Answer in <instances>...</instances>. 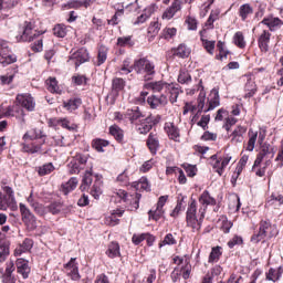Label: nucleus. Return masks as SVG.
I'll use <instances>...</instances> for the list:
<instances>
[{
	"mask_svg": "<svg viewBox=\"0 0 283 283\" xmlns=\"http://www.w3.org/2000/svg\"><path fill=\"white\" fill-rule=\"evenodd\" d=\"M199 202L201 207L199 208V219H198V206L196 199H191L188 205L186 212V222L188 227L192 228V231H199L202 228V220H205V214L207 213V207L209 205H216V199L209 195V191L205 190L199 197Z\"/></svg>",
	"mask_w": 283,
	"mask_h": 283,
	"instance_id": "nucleus-1",
	"label": "nucleus"
},
{
	"mask_svg": "<svg viewBox=\"0 0 283 283\" xmlns=\"http://www.w3.org/2000/svg\"><path fill=\"white\" fill-rule=\"evenodd\" d=\"M277 233L279 231L275 224H271L270 220H261L259 231L251 237V242H253V244H258L262 242V240H265V238H268V240L275 238Z\"/></svg>",
	"mask_w": 283,
	"mask_h": 283,
	"instance_id": "nucleus-2",
	"label": "nucleus"
},
{
	"mask_svg": "<svg viewBox=\"0 0 283 283\" xmlns=\"http://www.w3.org/2000/svg\"><path fill=\"white\" fill-rule=\"evenodd\" d=\"M207 101V104L206 102ZM198 112L201 113V112H212V109H214L216 107H218L220 105V94L218 92V90L213 88L211 92H210V95L207 99L206 95L203 92H201L198 96Z\"/></svg>",
	"mask_w": 283,
	"mask_h": 283,
	"instance_id": "nucleus-3",
	"label": "nucleus"
},
{
	"mask_svg": "<svg viewBox=\"0 0 283 283\" xmlns=\"http://www.w3.org/2000/svg\"><path fill=\"white\" fill-rule=\"evenodd\" d=\"M133 70L136 74H143L144 81H151L156 75V65L147 57H140L134 61Z\"/></svg>",
	"mask_w": 283,
	"mask_h": 283,
	"instance_id": "nucleus-4",
	"label": "nucleus"
},
{
	"mask_svg": "<svg viewBox=\"0 0 283 283\" xmlns=\"http://www.w3.org/2000/svg\"><path fill=\"white\" fill-rule=\"evenodd\" d=\"M41 34H43V32L35 30L33 22L25 21L19 27L15 39L19 43H30L34 41L36 36H41Z\"/></svg>",
	"mask_w": 283,
	"mask_h": 283,
	"instance_id": "nucleus-5",
	"label": "nucleus"
},
{
	"mask_svg": "<svg viewBox=\"0 0 283 283\" xmlns=\"http://www.w3.org/2000/svg\"><path fill=\"white\" fill-rule=\"evenodd\" d=\"M12 63H17V55L12 53V49L7 41L0 40V64L2 67H8V65H12Z\"/></svg>",
	"mask_w": 283,
	"mask_h": 283,
	"instance_id": "nucleus-6",
	"label": "nucleus"
},
{
	"mask_svg": "<svg viewBox=\"0 0 283 283\" xmlns=\"http://www.w3.org/2000/svg\"><path fill=\"white\" fill-rule=\"evenodd\" d=\"M18 105L27 109V112H34L36 107V102H34V97L30 93L18 94L15 98Z\"/></svg>",
	"mask_w": 283,
	"mask_h": 283,
	"instance_id": "nucleus-7",
	"label": "nucleus"
},
{
	"mask_svg": "<svg viewBox=\"0 0 283 283\" xmlns=\"http://www.w3.org/2000/svg\"><path fill=\"white\" fill-rule=\"evenodd\" d=\"M14 262L8 261L6 263V269H0V279L2 283H17V277L13 276L15 271Z\"/></svg>",
	"mask_w": 283,
	"mask_h": 283,
	"instance_id": "nucleus-8",
	"label": "nucleus"
},
{
	"mask_svg": "<svg viewBox=\"0 0 283 283\" xmlns=\"http://www.w3.org/2000/svg\"><path fill=\"white\" fill-rule=\"evenodd\" d=\"M19 207L24 224H27V227L30 229H36V217H34L32 211L25 207V203H20Z\"/></svg>",
	"mask_w": 283,
	"mask_h": 283,
	"instance_id": "nucleus-9",
	"label": "nucleus"
},
{
	"mask_svg": "<svg viewBox=\"0 0 283 283\" xmlns=\"http://www.w3.org/2000/svg\"><path fill=\"white\" fill-rule=\"evenodd\" d=\"M169 103V98H167V95L160 94L156 95L153 94L147 97V104L149 105L150 109H158V107H165Z\"/></svg>",
	"mask_w": 283,
	"mask_h": 283,
	"instance_id": "nucleus-10",
	"label": "nucleus"
},
{
	"mask_svg": "<svg viewBox=\"0 0 283 283\" xmlns=\"http://www.w3.org/2000/svg\"><path fill=\"white\" fill-rule=\"evenodd\" d=\"M71 63H74L75 67H80L83 63H87L90 61V53L87 49H80L75 53H73L70 57Z\"/></svg>",
	"mask_w": 283,
	"mask_h": 283,
	"instance_id": "nucleus-11",
	"label": "nucleus"
},
{
	"mask_svg": "<svg viewBox=\"0 0 283 283\" xmlns=\"http://www.w3.org/2000/svg\"><path fill=\"white\" fill-rule=\"evenodd\" d=\"M243 81H245V98H251L255 96V92H258V86L255 85V77L253 76V74H245L243 76Z\"/></svg>",
	"mask_w": 283,
	"mask_h": 283,
	"instance_id": "nucleus-12",
	"label": "nucleus"
},
{
	"mask_svg": "<svg viewBox=\"0 0 283 283\" xmlns=\"http://www.w3.org/2000/svg\"><path fill=\"white\" fill-rule=\"evenodd\" d=\"M64 269L66 270V273L71 277V280H74L75 282H78V280H81V274L78 273V264L76 263V258H72L70 262H67L64 265Z\"/></svg>",
	"mask_w": 283,
	"mask_h": 283,
	"instance_id": "nucleus-13",
	"label": "nucleus"
},
{
	"mask_svg": "<svg viewBox=\"0 0 283 283\" xmlns=\"http://www.w3.org/2000/svg\"><path fill=\"white\" fill-rule=\"evenodd\" d=\"M180 10H182V2L180 0H174L171 6L164 11L161 19L169 21L174 19V17H176V12H180Z\"/></svg>",
	"mask_w": 283,
	"mask_h": 283,
	"instance_id": "nucleus-14",
	"label": "nucleus"
},
{
	"mask_svg": "<svg viewBox=\"0 0 283 283\" xmlns=\"http://www.w3.org/2000/svg\"><path fill=\"white\" fill-rule=\"evenodd\" d=\"M146 145L150 154H153V156H156V154H158V149H160V137L158 136V133H150L148 135Z\"/></svg>",
	"mask_w": 283,
	"mask_h": 283,
	"instance_id": "nucleus-15",
	"label": "nucleus"
},
{
	"mask_svg": "<svg viewBox=\"0 0 283 283\" xmlns=\"http://www.w3.org/2000/svg\"><path fill=\"white\" fill-rule=\"evenodd\" d=\"M169 83L158 81V82H148L144 84V90H150L153 94H161V92H167Z\"/></svg>",
	"mask_w": 283,
	"mask_h": 283,
	"instance_id": "nucleus-16",
	"label": "nucleus"
},
{
	"mask_svg": "<svg viewBox=\"0 0 283 283\" xmlns=\"http://www.w3.org/2000/svg\"><path fill=\"white\" fill-rule=\"evenodd\" d=\"M43 145H45V139H43V142L41 144H36V143H31V144L22 143L21 147H22L23 154H42Z\"/></svg>",
	"mask_w": 283,
	"mask_h": 283,
	"instance_id": "nucleus-17",
	"label": "nucleus"
},
{
	"mask_svg": "<svg viewBox=\"0 0 283 283\" xmlns=\"http://www.w3.org/2000/svg\"><path fill=\"white\" fill-rule=\"evenodd\" d=\"M244 134H247V127L244 126H237L233 132L230 134L231 143L233 145H238L239 143L244 142Z\"/></svg>",
	"mask_w": 283,
	"mask_h": 283,
	"instance_id": "nucleus-18",
	"label": "nucleus"
},
{
	"mask_svg": "<svg viewBox=\"0 0 283 283\" xmlns=\"http://www.w3.org/2000/svg\"><path fill=\"white\" fill-rule=\"evenodd\" d=\"M124 118H126L132 124H134L136 122H140L142 119H144L145 115H143L139 107H135L132 109H127L126 113L124 114Z\"/></svg>",
	"mask_w": 283,
	"mask_h": 283,
	"instance_id": "nucleus-19",
	"label": "nucleus"
},
{
	"mask_svg": "<svg viewBox=\"0 0 283 283\" xmlns=\"http://www.w3.org/2000/svg\"><path fill=\"white\" fill-rule=\"evenodd\" d=\"M261 23H263V25H266L271 32H275L276 30H280V28H282L283 25V21L280 18H273V17L264 18L261 21Z\"/></svg>",
	"mask_w": 283,
	"mask_h": 283,
	"instance_id": "nucleus-20",
	"label": "nucleus"
},
{
	"mask_svg": "<svg viewBox=\"0 0 283 283\" xmlns=\"http://www.w3.org/2000/svg\"><path fill=\"white\" fill-rule=\"evenodd\" d=\"M17 271L20 275H22L23 280H28L30 277V265L28 261L24 259H18L15 262Z\"/></svg>",
	"mask_w": 283,
	"mask_h": 283,
	"instance_id": "nucleus-21",
	"label": "nucleus"
},
{
	"mask_svg": "<svg viewBox=\"0 0 283 283\" xmlns=\"http://www.w3.org/2000/svg\"><path fill=\"white\" fill-rule=\"evenodd\" d=\"M166 92H169L170 94L169 101L171 104L177 103L178 96L182 94V90H180V84H177V83L168 84Z\"/></svg>",
	"mask_w": 283,
	"mask_h": 283,
	"instance_id": "nucleus-22",
	"label": "nucleus"
},
{
	"mask_svg": "<svg viewBox=\"0 0 283 283\" xmlns=\"http://www.w3.org/2000/svg\"><path fill=\"white\" fill-rule=\"evenodd\" d=\"M157 10H158L157 4H150L148 8L145 9V13H143L136 19V21L134 22V25H140L145 23V21H147V19H149V17H151V14H154Z\"/></svg>",
	"mask_w": 283,
	"mask_h": 283,
	"instance_id": "nucleus-23",
	"label": "nucleus"
},
{
	"mask_svg": "<svg viewBox=\"0 0 283 283\" xmlns=\"http://www.w3.org/2000/svg\"><path fill=\"white\" fill-rule=\"evenodd\" d=\"M261 52H269V43H271V32L264 30L258 40Z\"/></svg>",
	"mask_w": 283,
	"mask_h": 283,
	"instance_id": "nucleus-24",
	"label": "nucleus"
},
{
	"mask_svg": "<svg viewBox=\"0 0 283 283\" xmlns=\"http://www.w3.org/2000/svg\"><path fill=\"white\" fill-rule=\"evenodd\" d=\"M238 14L241 21H249L253 17V8L249 3L241 4Z\"/></svg>",
	"mask_w": 283,
	"mask_h": 283,
	"instance_id": "nucleus-25",
	"label": "nucleus"
},
{
	"mask_svg": "<svg viewBox=\"0 0 283 283\" xmlns=\"http://www.w3.org/2000/svg\"><path fill=\"white\" fill-rule=\"evenodd\" d=\"M32 247H34V241H32V239H24L22 244L15 248L14 255H23V253L31 251Z\"/></svg>",
	"mask_w": 283,
	"mask_h": 283,
	"instance_id": "nucleus-26",
	"label": "nucleus"
},
{
	"mask_svg": "<svg viewBox=\"0 0 283 283\" xmlns=\"http://www.w3.org/2000/svg\"><path fill=\"white\" fill-rule=\"evenodd\" d=\"M165 130L167 132L170 140H175V143H180V130L178 129V126L171 123L165 127Z\"/></svg>",
	"mask_w": 283,
	"mask_h": 283,
	"instance_id": "nucleus-27",
	"label": "nucleus"
},
{
	"mask_svg": "<svg viewBox=\"0 0 283 283\" xmlns=\"http://www.w3.org/2000/svg\"><path fill=\"white\" fill-rule=\"evenodd\" d=\"M151 118L144 117L143 119H139V123L137 124V130L139 134H149L151 132Z\"/></svg>",
	"mask_w": 283,
	"mask_h": 283,
	"instance_id": "nucleus-28",
	"label": "nucleus"
},
{
	"mask_svg": "<svg viewBox=\"0 0 283 283\" xmlns=\"http://www.w3.org/2000/svg\"><path fill=\"white\" fill-rule=\"evenodd\" d=\"M39 138H45V135L41 129L33 128L23 135L22 140H39Z\"/></svg>",
	"mask_w": 283,
	"mask_h": 283,
	"instance_id": "nucleus-29",
	"label": "nucleus"
},
{
	"mask_svg": "<svg viewBox=\"0 0 283 283\" xmlns=\"http://www.w3.org/2000/svg\"><path fill=\"white\" fill-rule=\"evenodd\" d=\"M191 49L186 44H179L177 49H174V56H178L179 59H189Z\"/></svg>",
	"mask_w": 283,
	"mask_h": 283,
	"instance_id": "nucleus-30",
	"label": "nucleus"
},
{
	"mask_svg": "<svg viewBox=\"0 0 283 283\" xmlns=\"http://www.w3.org/2000/svg\"><path fill=\"white\" fill-rule=\"evenodd\" d=\"M83 105V101L78 97H74L63 103V107L67 109V112H75L77 107Z\"/></svg>",
	"mask_w": 283,
	"mask_h": 283,
	"instance_id": "nucleus-31",
	"label": "nucleus"
},
{
	"mask_svg": "<svg viewBox=\"0 0 283 283\" xmlns=\"http://www.w3.org/2000/svg\"><path fill=\"white\" fill-rule=\"evenodd\" d=\"M103 181L101 179L96 178L92 188H91V196L95 198V200H98L101 198V193H103Z\"/></svg>",
	"mask_w": 283,
	"mask_h": 283,
	"instance_id": "nucleus-32",
	"label": "nucleus"
},
{
	"mask_svg": "<svg viewBox=\"0 0 283 283\" xmlns=\"http://www.w3.org/2000/svg\"><path fill=\"white\" fill-rule=\"evenodd\" d=\"M106 255L112 259L120 256V245L117 242L109 243Z\"/></svg>",
	"mask_w": 283,
	"mask_h": 283,
	"instance_id": "nucleus-33",
	"label": "nucleus"
},
{
	"mask_svg": "<svg viewBox=\"0 0 283 283\" xmlns=\"http://www.w3.org/2000/svg\"><path fill=\"white\" fill-rule=\"evenodd\" d=\"M77 185H78V179H76V177H72L66 184L62 185V192L64 193V196H67L70 191H74Z\"/></svg>",
	"mask_w": 283,
	"mask_h": 283,
	"instance_id": "nucleus-34",
	"label": "nucleus"
},
{
	"mask_svg": "<svg viewBox=\"0 0 283 283\" xmlns=\"http://www.w3.org/2000/svg\"><path fill=\"white\" fill-rule=\"evenodd\" d=\"M48 91L51 92V94H61V91L59 90V82L56 81V77H49L46 80Z\"/></svg>",
	"mask_w": 283,
	"mask_h": 283,
	"instance_id": "nucleus-35",
	"label": "nucleus"
},
{
	"mask_svg": "<svg viewBox=\"0 0 283 283\" xmlns=\"http://www.w3.org/2000/svg\"><path fill=\"white\" fill-rule=\"evenodd\" d=\"M92 171L87 170L82 179L81 191H87L92 186Z\"/></svg>",
	"mask_w": 283,
	"mask_h": 283,
	"instance_id": "nucleus-36",
	"label": "nucleus"
},
{
	"mask_svg": "<svg viewBox=\"0 0 283 283\" xmlns=\"http://www.w3.org/2000/svg\"><path fill=\"white\" fill-rule=\"evenodd\" d=\"M8 255H10V244L0 240V262H6Z\"/></svg>",
	"mask_w": 283,
	"mask_h": 283,
	"instance_id": "nucleus-37",
	"label": "nucleus"
},
{
	"mask_svg": "<svg viewBox=\"0 0 283 283\" xmlns=\"http://www.w3.org/2000/svg\"><path fill=\"white\" fill-rule=\"evenodd\" d=\"M53 34L59 39H65V36H67V27H65V24H56L53 28Z\"/></svg>",
	"mask_w": 283,
	"mask_h": 283,
	"instance_id": "nucleus-38",
	"label": "nucleus"
},
{
	"mask_svg": "<svg viewBox=\"0 0 283 283\" xmlns=\"http://www.w3.org/2000/svg\"><path fill=\"white\" fill-rule=\"evenodd\" d=\"M108 146H109V142L105 139L97 138L92 142L93 149L99 153L105 151L103 147H108Z\"/></svg>",
	"mask_w": 283,
	"mask_h": 283,
	"instance_id": "nucleus-39",
	"label": "nucleus"
},
{
	"mask_svg": "<svg viewBox=\"0 0 283 283\" xmlns=\"http://www.w3.org/2000/svg\"><path fill=\"white\" fill-rule=\"evenodd\" d=\"M107 52L108 49L105 45H101L98 48V53H97V65H103L107 61Z\"/></svg>",
	"mask_w": 283,
	"mask_h": 283,
	"instance_id": "nucleus-40",
	"label": "nucleus"
},
{
	"mask_svg": "<svg viewBox=\"0 0 283 283\" xmlns=\"http://www.w3.org/2000/svg\"><path fill=\"white\" fill-rule=\"evenodd\" d=\"M125 14V9H117L115 14L112 17L111 20H108V25H118L119 21L123 19V15Z\"/></svg>",
	"mask_w": 283,
	"mask_h": 283,
	"instance_id": "nucleus-41",
	"label": "nucleus"
},
{
	"mask_svg": "<svg viewBox=\"0 0 283 283\" xmlns=\"http://www.w3.org/2000/svg\"><path fill=\"white\" fill-rule=\"evenodd\" d=\"M283 205V195L272 193L266 202L268 207H273V205Z\"/></svg>",
	"mask_w": 283,
	"mask_h": 283,
	"instance_id": "nucleus-42",
	"label": "nucleus"
},
{
	"mask_svg": "<svg viewBox=\"0 0 283 283\" xmlns=\"http://www.w3.org/2000/svg\"><path fill=\"white\" fill-rule=\"evenodd\" d=\"M233 43L237 45V48H240L241 50L247 48V42L244 41V34L238 31L233 36Z\"/></svg>",
	"mask_w": 283,
	"mask_h": 283,
	"instance_id": "nucleus-43",
	"label": "nucleus"
},
{
	"mask_svg": "<svg viewBox=\"0 0 283 283\" xmlns=\"http://www.w3.org/2000/svg\"><path fill=\"white\" fill-rule=\"evenodd\" d=\"M62 210H63V203L56 202V201L52 202L46 207V211H49V213H52L53 216L61 213Z\"/></svg>",
	"mask_w": 283,
	"mask_h": 283,
	"instance_id": "nucleus-44",
	"label": "nucleus"
},
{
	"mask_svg": "<svg viewBox=\"0 0 283 283\" xmlns=\"http://www.w3.org/2000/svg\"><path fill=\"white\" fill-rule=\"evenodd\" d=\"M148 216L150 220L158 222V220L165 216V210L163 208L156 207L155 210H149Z\"/></svg>",
	"mask_w": 283,
	"mask_h": 283,
	"instance_id": "nucleus-45",
	"label": "nucleus"
},
{
	"mask_svg": "<svg viewBox=\"0 0 283 283\" xmlns=\"http://www.w3.org/2000/svg\"><path fill=\"white\" fill-rule=\"evenodd\" d=\"M282 276V268L279 270L270 269L266 274V280H270L271 282H277V280Z\"/></svg>",
	"mask_w": 283,
	"mask_h": 283,
	"instance_id": "nucleus-46",
	"label": "nucleus"
},
{
	"mask_svg": "<svg viewBox=\"0 0 283 283\" xmlns=\"http://www.w3.org/2000/svg\"><path fill=\"white\" fill-rule=\"evenodd\" d=\"M201 41L205 50H207L208 54H213V50H216V41H209L202 36V31H200Z\"/></svg>",
	"mask_w": 283,
	"mask_h": 283,
	"instance_id": "nucleus-47",
	"label": "nucleus"
},
{
	"mask_svg": "<svg viewBox=\"0 0 283 283\" xmlns=\"http://www.w3.org/2000/svg\"><path fill=\"white\" fill-rule=\"evenodd\" d=\"M221 249L222 248H220V247L212 248L209 259H208V262H210V263L218 262V260H220V255H222Z\"/></svg>",
	"mask_w": 283,
	"mask_h": 283,
	"instance_id": "nucleus-48",
	"label": "nucleus"
},
{
	"mask_svg": "<svg viewBox=\"0 0 283 283\" xmlns=\"http://www.w3.org/2000/svg\"><path fill=\"white\" fill-rule=\"evenodd\" d=\"M109 134H111V136H114V138L118 143L123 142V129H120V127H118V126H111L109 127Z\"/></svg>",
	"mask_w": 283,
	"mask_h": 283,
	"instance_id": "nucleus-49",
	"label": "nucleus"
},
{
	"mask_svg": "<svg viewBox=\"0 0 283 283\" xmlns=\"http://www.w3.org/2000/svg\"><path fill=\"white\" fill-rule=\"evenodd\" d=\"M112 87H113L114 92H120V91L125 90V80H123L120 77L113 78Z\"/></svg>",
	"mask_w": 283,
	"mask_h": 283,
	"instance_id": "nucleus-50",
	"label": "nucleus"
},
{
	"mask_svg": "<svg viewBox=\"0 0 283 283\" xmlns=\"http://www.w3.org/2000/svg\"><path fill=\"white\" fill-rule=\"evenodd\" d=\"M54 171V165L52 163L44 164L38 170L39 176H48V174H52Z\"/></svg>",
	"mask_w": 283,
	"mask_h": 283,
	"instance_id": "nucleus-51",
	"label": "nucleus"
},
{
	"mask_svg": "<svg viewBox=\"0 0 283 283\" xmlns=\"http://www.w3.org/2000/svg\"><path fill=\"white\" fill-rule=\"evenodd\" d=\"M117 45H119V48H132V45H134V42H132V36H122L117 39Z\"/></svg>",
	"mask_w": 283,
	"mask_h": 283,
	"instance_id": "nucleus-52",
	"label": "nucleus"
},
{
	"mask_svg": "<svg viewBox=\"0 0 283 283\" xmlns=\"http://www.w3.org/2000/svg\"><path fill=\"white\" fill-rule=\"evenodd\" d=\"M136 187L137 189H143V191H151L147 177H142Z\"/></svg>",
	"mask_w": 283,
	"mask_h": 283,
	"instance_id": "nucleus-53",
	"label": "nucleus"
},
{
	"mask_svg": "<svg viewBox=\"0 0 283 283\" xmlns=\"http://www.w3.org/2000/svg\"><path fill=\"white\" fill-rule=\"evenodd\" d=\"M178 83H181L182 85L187 83H191V75L187 71H181L178 76Z\"/></svg>",
	"mask_w": 283,
	"mask_h": 283,
	"instance_id": "nucleus-54",
	"label": "nucleus"
},
{
	"mask_svg": "<svg viewBox=\"0 0 283 283\" xmlns=\"http://www.w3.org/2000/svg\"><path fill=\"white\" fill-rule=\"evenodd\" d=\"M217 48L219 50V54L216 56L219 61H222V59H227V54H229V51H224V44L222 41H219L217 44Z\"/></svg>",
	"mask_w": 283,
	"mask_h": 283,
	"instance_id": "nucleus-55",
	"label": "nucleus"
},
{
	"mask_svg": "<svg viewBox=\"0 0 283 283\" xmlns=\"http://www.w3.org/2000/svg\"><path fill=\"white\" fill-rule=\"evenodd\" d=\"M182 167L189 178H193V176H196V174H198V168H196V166H191L189 164H184Z\"/></svg>",
	"mask_w": 283,
	"mask_h": 283,
	"instance_id": "nucleus-56",
	"label": "nucleus"
},
{
	"mask_svg": "<svg viewBox=\"0 0 283 283\" xmlns=\"http://www.w3.org/2000/svg\"><path fill=\"white\" fill-rule=\"evenodd\" d=\"M255 140H258V132L250 134L247 147L248 151H253V149H255Z\"/></svg>",
	"mask_w": 283,
	"mask_h": 283,
	"instance_id": "nucleus-57",
	"label": "nucleus"
},
{
	"mask_svg": "<svg viewBox=\"0 0 283 283\" xmlns=\"http://www.w3.org/2000/svg\"><path fill=\"white\" fill-rule=\"evenodd\" d=\"M59 125L69 132H74V129H76V125L70 123L67 118L60 119Z\"/></svg>",
	"mask_w": 283,
	"mask_h": 283,
	"instance_id": "nucleus-58",
	"label": "nucleus"
},
{
	"mask_svg": "<svg viewBox=\"0 0 283 283\" xmlns=\"http://www.w3.org/2000/svg\"><path fill=\"white\" fill-rule=\"evenodd\" d=\"M184 201L185 199H180L177 201V206L170 213L171 218H178L179 213L182 211V209H185V207L182 206Z\"/></svg>",
	"mask_w": 283,
	"mask_h": 283,
	"instance_id": "nucleus-59",
	"label": "nucleus"
},
{
	"mask_svg": "<svg viewBox=\"0 0 283 283\" xmlns=\"http://www.w3.org/2000/svg\"><path fill=\"white\" fill-rule=\"evenodd\" d=\"M176 32H178L176 28H166L163 31V36L164 39L169 41V39H174V35L176 34Z\"/></svg>",
	"mask_w": 283,
	"mask_h": 283,
	"instance_id": "nucleus-60",
	"label": "nucleus"
},
{
	"mask_svg": "<svg viewBox=\"0 0 283 283\" xmlns=\"http://www.w3.org/2000/svg\"><path fill=\"white\" fill-rule=\"evenodd\" d=\"M171 245V244H176V238H174V234L168 233L166 234V237L164 238L163 242L159 243V247H165V245Z\"/></svg>",
	"mask_w": 283,
	"mask_h": 283,
	"instance_id": "nucleus-61",
	"label": "nucleus"
},
{
	"mask_svg": "<svg viewBox=\"0 0 283 283\" xmlns=\"http://www.w3.org/2000/svg\"><path fill=\"white\" fill-rule=\"evenodd\" d=\"M153 167H154V159H150V160L145 161L140 166L139 171H142V174H147V171H149Z\"/></svg>",
	"mask_w": 283,
	"mask_h": 283,
	"instance_id": "nucleus-62",
	"label": "nucleus"
},
{
	"mask_svg": "<svg viewBox=\"0 0 283 283\" xmlns=\"http://www.w3.org/2000/svg\"><path fill=\"white\" fill-rule=\"evenodd\" d=\"M32 209L38 213V216H45V213H48V208H44L41 203H35Z\"/></svg>",
	"mask_w": 283,
	"mask_h": 283,
	"instance_id": "nucleus-63",
	"label": "nucleus"
},
{
	"mask_svg": "<svg viewBox=\"0 0 283 283\" xmlns=\"http://www.w3.org/2000/svg\"><path fill=\"white\" fill-rule=\"evenodd\" d=\"M70 167V174H80L81 171V166L78 165V163L71 160V163L69 164Z\"/></svg>",
	"mask_w": 283,
	"mask_h": 283,
	"instance_id": "nucleus-64",
	"label": "nucleus"
}]
</instances>
